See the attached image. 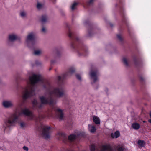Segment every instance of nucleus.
Segmentation results:
<instances>
[{
  "label": "nucleus",
  "mask_w": 151,
  "mask_h": 151,
  "mask_svg": "<svg viewBox=\"0 0 151 151\" xmlns=\"http://www.w3.org/2000/svg\"><path fill=\"white\" fill-rule=\"evenodd\" d=\"M22 114H23L25 116H27L29 120L34 119L37 121H40L42 118L45 117L42 115H40L37 118L32 112L29 111L28 109L25 108L22 109L21 111L18 114L16 112L12 114L8 118L7 120L5 121L4 125V131H6V128L9 127L12 124L15 123L17 122L19 116Z\"/></svg>",
  "instance_id": "1"
},
{
  "label": "nucleus",
  "mask_w": 151,
  "mask_h": 151,
  "mask_svg": "<svg viewBox=\"0 0 151 151\" xmlns=\"http://www.w3.org/2000/svg\"><path fill=\"white\" fill-rule=\"evenodd\" d=\"M64 94V91L63 89L57 88L56 89H54L50 93L49 98H47L44 96H42L40 97V99L42 104H49L50 105H52L53 104L54 101L51 97L52 95L56 96L57 97H61Z\"/></svg>",
  "instance_id": "2"
},
{
  "label": "nucleus",
  "mask_w": 151,
  "mask_h": 151,
  "mask_svg": "<svg viewBox=\"0 0 151 151\" xmlns=\"http://www.w3.org/2000/svg\"><path fill=\"white\" fill-rule=\"evenodd\" d=\"M34 86H27L23 89V97L24 99H26L35 94Z\"/></svg>",
  "instance_id": "3"
},
{
  "label": "nucleus",
  "mask_w": 151,
  "mask_h": 151,
  "mask_svg": "<svg viewBox=\"0 0 151 151\" xmlns=\"http://www.w3.org/2000/svg\"><path fill=\"white\" fill-rule=\"evenodd\" d=\"M29 83L32 84H35L41 81L42 79V76L39 74H33L29 78Z\"/></svg>",
  "instance_id": "4"
},
{
  "label": "nucleus",
  "mask_w": 151,
  "mask_h": 151,
  "mask_svg": "<svg viewBox=\"0 0 151 151\" xmlns=\"http://www.w3.org/2000/svg\"><path fill=\"white\" fill-rule=\"evenodd\" d=\"M42 129V133L43 137L45 138H48L50 137V127L45 125H42L41 126Z\"/></svg>",
  "instance_id": "5"
},
{
  "label": "nucleus",
  "mask_w": 151,
  "mask_h": 151,
  "mask_svg": "<svg viewBox=\"0 0 151 151\" xmlns=\"http://www.w3.org/2000/svg\"><path fill=\"white\" fill-rule=\"evenodd\" d=\"M56 115L60 120H62L64 117V115L63 111L59 108H57L55 109Z\"/></svg>",
  "instance_id": "6"
},
{
  "label": "nucleus",
  "mask_w": 151,
  "mask_h": 151,
  "mask_svg": "<svg viewBox=\"0 0 151 151\" xmlns=\"http://www.w3.org/2000/svg\"><path fill=\"white\" fill-rule=\"evenodd\" d=\"M101 149L100 151H111L112 148L110 145L109 144L102 145L100 147Z\"/></svg>",
  "instance_id": "7"
},
{
  "label": "nucleus",
  "mask_w": 151,
  "mask_h": 151,
  "mask_svg": "<svg viewBox=\"0 0 151 151\" xmlns=\"http://www.w3.org/2000/svg\"><path fill=\"white\" fill-rule=\"evenodd\" d=\"M3 105L4 107L8 108L12 106L13 105V104L11 101L7 100L3 102Z\"/></svg>",
  "instance_id": "8"
},
{
  "label": "nucleus",
  "mask_w": 151,
  "mask_h": 151,
  "mask_svg": "<svg viewBox=\"0 0 151 151\" xmlns=\"http://www.w3.org/2000/svg\"><path fill=\"white\" fill-rule=\"evenodd\" d=\"M35 38V35L33 33H31L29 34L27 37L26 40L27 42H28L30 41H32Z\"/></svg>",
  "instance_id": "9"
},
{
  "label": "nucleus",
  "mask_w": 151,
  "mask_h": 151,
  "mask_svg": "<svg viewBox=\"0 0 151 151\" xmlns=\"http://www.w3.org/2000/svg\"><path fill=\"white\" fill-rule=\"evenodd\" d=\"M88 129L89 131L91 133L94 132L96 130V127L94 126L91 124H88Z\"/></svg>",
  "instance_id": "10"
},
{
  "label": "nucleus",
  "mask_w": 151,
  "mask_h": 151,
  "mask_svg": "<svg viewBox=\"0 0 151 151\" xmlns=\"http://www.w3.org/2000/svg\"><path fill=\"white\" fill-rule=\"evenodd\" d=\"M90 76L91 78L93 79L94 82L96 80V77L97 76V73L95 72L91 71L90 73Z\"/></svg>",
  "instance_id": "11"
},
{
  "label": "nucleus",
  "mask_w": 151,
  "mask_h": 151,
  "mask_svg": "<svg viewBox=\"0 0 151 151\" xmlns=\"http://www.w3.org/2000/svg\"><path fill=\"white\" fill-rule=\"evenodd\" d=\"M32 103L33 106L35 107L40 108L42 106V104L38 103L36 100H34L33 101Z\"/></svg>",
  "instance_id": "12"
},
{
  "label": "nucleus",
  "mask_w": 151,
  "mask_h": 151,
  "mask_svg": "<svg viewBox=\"0 0 151 151\" xmlns=\"http://www.w3.org/2000/svg\"><path fill=\"white\" fill-rule=\"evenodd\" d=\"M17 38V36L14 34H11L9 36V39L10 41H14Z\"/></svg>",
  "instance_id": "13"
},
{
  "label": "nucleus",
  "mask_w": 151,
  "mask_h": 151,
  "mask_svg": "<svg viewBox=\"0 0 151 151\" xmlns=\"http://www.w3.org/2000/svg\"><path fill=\"white\" fill-rule=\"evenodd\" d=\"M120 135V133L118 131H116L114 133H112L111 134V137L112 138H116Z\"/></svg>",
  "instance_id": "14"
},
{
  "label": "nucleus",
  "mask_w": 151,
  "mask_h": 151,
  "mask_svg": "<svg viewBox=\"0 0 151 151\" xmlns=\"http://www.w3.org/2000/svg\"><path fill=\"white\" fill-rule=\"evenodd\" d=\"M93 120L94 122L96 124H100V119L97 116H94L93 117Z\"/></svg>",
  "instance_id": "15"
},
{
  "label": "nucleus",
  "mask_w": 151,
  "mask_h": 151,
  "mask_svg": "<svg viewBox=\"0 0 151 151\" xmlns=\"http://www.w3.org/2000/svg\"><path fill=\"white\" fill-rule=\"evenodd\" d=\"M132 127L134 129L136 130H137L140 128V125L138 123H134L132 124Z\"/></svg>",
  "instance_id": "16"
},
{
  "label": "nucleus",
  "mask_w": 151,
  "mask_h": 151,
  "mask_svg": "<svg viewBox=\"0 0 151 151\" xmlns=\"http://www.w3.org/2000/svg\"><path fill=\"white\" fill-rule=\"evenodd\" d=\"M137 144L139 146L141 147H144L145 144V142L144 140H138V141Z\"/></svg>",
  "instance_id": "17"
},
{
  "label": "nucleus",
  "mask_w": 151,
  "mask_h": 151,
  "mask_svg": "<svg viewBox=\"0 0 151 151\" xmlns=\"http://www.w3.org/2000/svg\"><path fill=\"white\" fill-rule=\"evenodd\" d=\"M76 137V135L72 134L69 136L68 137V139L70 141H73L74 139Z\"/></svg>",
  "instance_id": "18"
},
{
  "label": "nucleus",
  "mask_w": 151,
  "mask_h": 151,
  "mask_svg": "<svg viewBox=\"0 0 151 151\" xmlns=\"http://www.w3.org/2000/svg\"><path fill=\"white\" fill-rule=\"evenodd\" d=\"M78 4V3L76 1H75L73 3L71 7V9L72 10L76 8V7L77 5Z\"/></svg>",
  "instance_id": "19"
},
{
  "label": "nucleus",
  "mask_w": 151,
  "mask_h": 151,
  "mask_svg": "<svg viewBox=\"0 0 151 151\" xmlns=\"http://www.w3.org/2000/svg\"><path fill=\"white\" fill-rule=\"evenodd\" d=\"M74 71V70L73 68H71L68 72L65 74V76L68 75L69 74H71Z\"/></svg>",
  "instance_id": "20"
},
{
  "label": "nucleus",
  "mask_w": 151,
  "mask_h": 151,
  "mask_svg": "<svg viewBox=\"0 0 151 151\" xmlns=\"http://www.w3.org/2000/svg\"><path fill=\"white\" fill-rule=\"evenodd\" d=\"M116 149L118 151H123L124 148L122 146H118L116 147Z\"/></svg>",
  "instance_id": "21"
},
{
  "label": "nucleus",
  "mask_w": 151,
  "mask_h": 151,
  "mask_svg": "<svg viewBox=\"0 0 151 151\" xmlns=\"http://www.w3.org/2000/svg\"><path fill=\"white\" fill-rule=\"evenodd\" d=\"M41 52H42L41 51L38 50L35 51L34 53L35 55H38L40 54Z\"/></svg>",
  "instance_id": "22"
},
{
  "label": "nucleus",
  "mask_w": 151,
  "mask_h": 151,
  "mask_svg": "<svg viewBox=\"0 0 151 151\" xmlns=\"http://www.w3.org/2000/svg\"><path fill=\"white\" fill-rule=\"evenodd\" d=\"M91 151H95V147L94 145H92L90 147Z\"/></svg>",
  "instance_id": "23"
},
{
  "label": "nucleus",
  "mask_w": 151,
  "mask_h": 151,
  "mask_svg": "<svg viewBox=\"0 0 151 151\" xmlns=\"http://www.w3.org/2000/svg\"><path fill=\"white\" fill-rule=\"evenodd\" d=\"M43 6V5H42V4H41L39 3H38L37 4V8L40 9H41Z\"/></svg>",
  "instance_id": "24"
},
{
  "label": "nucleus",
  "mask_w": 151,
  "mask_h": 151,
  "mask_svg": "<svg viewBox=\"0 0 151 151\" xmlns=\"http://www.w3.org/2000/svg\"><path fill=\"white\" fill-rule=\"evenodd\" d=\"M122 61L126 65H128V63L127 61V59L126 58L123 57V58Z\"/></svg>",
  "instance_id": "25"
},
{
  "label": "nucleus",
  "mask_w": 151,
  "mask_h": 151,
  "mask_svg": "<svg viewBox=\"0 0 151 151\" xmlns=\"http://www.w3.org/2000/svg\"><path fill=\"white\" fill-rule=\"evenodd\" d=\"M20 125L21 128H24L25 126V124L24 122H21L20 123Z\"/></svg>",
  "instance_id": "26"
},
{
  "label": "nucleus",
  "mask_w": 151,
  "mask_h": 151,
  "mask_svg": "<svg viewBox=\"0 0 151 151\" xmlns=\"http://www.w3.org/2000/svg\"><path fill=\"white\" fill-rule=\"evenodd\" d=\"M47 20V18L45 16H43L42 17L41 21L42 22H45Z\"/></svg>",
  "instance_id": "27"
},
{
  "label": "nucleus",
  "mask_w": 151,
  "mask_h": 151,
  "mask_svg": "<svg viewBox=\"0 0 151 151\" xmlns=\"http://www.w3.org/2000/svg\"><path fill=\"white\" fill-rule=\"evenodd\" d=\"M26 12L24 11L21 12L20 13L21 16L23 17H25L26 15Z\"/></svg>",
  "instance_id": "28"
},
{
  "label": "nucleus",
  "mask_w": 151,
  "mask_h": 151,
  "mask_svg": "<svg viewBox=\"0 0 151 151\" xmlns=\"http://www.w3.org/2000/svg\"><path fill=\"white\" fill-rule=\"evenodd\" d=\"M23 149L24 150H25L26 151H28V150L29 149H28V147L25 146H24L23 147Z\"/></svg>",
  "instance_id": "29"
},
{
  "label": "nucleus",
  "mask_w": 151,
  "mask_h": 151,
  "mask_svg": "<svg viewBox=\"0 0 151 151\" xmlns=\"http://www.w3.org/2000/svg\"><path fill=\"white\" fill-rule=\"evenodd\" d=\"M76 77L79 80H80L81 79L80 76L78 74H77L76 75Z\"/></svg>",
  "instance_id": "30"
},
{
  "label": "nucleus",
  "mask_w": 151,
  "mask_h": 151,
  "mask_svg": "<svg viewBox=\"0 0 151 151\" xmlns=\"http://www.w3.org/2000/svg\"><path fill=\"white\" fill-rule=\"evenodd\" d=\"M65 77V76H62V77H61L60 76H58V80H60L61 78H64Z\"/></svg>",
  "instance_id": "31"
},
{
  "label": "nucleus",
  "mask_w": 151,
  "mask_h": 151,
  "mask_svg": "<svg viewBox=\"0 0 151 151\" xmlns=\"http://www.w3.org/2000/svg\"><path fill=\"white\" fill-rule=\"evenodd\" d=\"M42 31L43 32H45L46 29H45L43 27L42 29Z\"/></svg>",
  "instance_id": "32"
},
{
  "label": "nucleus",
  "mask_w": 151,
  "mask_h": 151,
  "mask_svg": "<svg viewBox=\"0 0 151 151\" xmlns=\"http://www.w3.org/2000/svg\"><path fill=\"white\" fill-rule=\"evenodd\" d=\"M117 37L119 39H121V36L120 35H118Z\"/></svg>",
  "instance_id": "33"
},
{
  "label": "nucleus",
  "mask_w": 151,
  "mask_h": 151,
  "mask_svg": "<svg viewBox=\"0 0 151 151\" xmlns=\"http://www.w3.org/2000/svg\"><path fill=\"white\" fill-rule=\"evenodd\" d=\"M148 121H149V122L150 123H151V119H149V120H148Z\"/></svg>",
  "instance_id": "34"
},
{
  "label": "nucleus",
  "mask_w": 151,
  "mask_h": 151,
  "mask_svg": "<svg viewBox=\"0 0 151 151\" xmlns=\"http://www.w3.org/2000/svg\"><path fill=\"white\" fill-rule=\"evenodd\" d=\"M150 117L151 118V112L150 113Z\"/></svg>",
  "instance_id": "35"
},
{
  "label": "nucleus",
  "mask_w": 151,
  "mask_h": 151,
  "mask_svg": "<svg viewBox=\"0 0 151 151\" xmlns=\"http://www.w3.org/2000/svg\"><path fill=\"white\" fill-rule=\"evenodd\" d=\"M69 36L70 37H71V35L70 33Z\"/></svg>",
  "instance_id": "36"
},
{
  "label": "nucleus",
  "mask_w": 151,
  "mask_h": 151,
  "mask_svg": "<svg viewBox=\"0 0 151 151\" xmlns=\"http://www.w3.org/2000/svg\"><path fill=\"white\" fill-rule=\"evenodd\" d=\"M63 134H61V135L62 136H63Z\"/></svg>",
  "instance_id": "37"
},
{
  "label": "nucleus",
  "mask_w": 151,
  "mask_h": 151,
  "mask_svg": "<svg viewBox=\"0 0 151 151\" xmlns=\"http://www.w3.org/2000/svg\"><path fill=\"white\" fill-rule=\"evenodd\" d=\"M143 122H145V121H143Z\"/></svg>",
  "instance_id": "38"
}]
</instances>
